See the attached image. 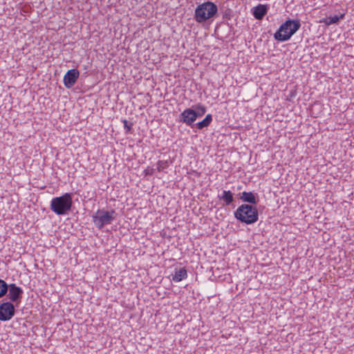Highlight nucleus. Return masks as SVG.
<instances>
[{
    "instance_id": "f3484780",
    "label": "nucleus",
    "mask_w": 354,
    "mask_h": 354,
    "mask_svg": "<svg viewBox=\"0 0 354 354\" xmlns=\"http://www.w3.org/2000/svg\"><path fill=\"white\" fill-rule=\"evenodd\" d=\"M170 163L171 162L168 160L158 161V162H157V170L158 171H163L164 169H165L169 167Z\"/></svg>"
},
{
    "instance_id": "f8f14e48",
    "label": "nucleus",
    "mask_w": 354,
    "mask_h": 354,
    "mask_svg": "<svg viewBox=\"0 0 354 354\" xmlns=\"http://www.w3.org/2000/svg\"><path fill=\"white\" fill-rule=\"evenodd\" d=\"M218 198L223 201L224 205L229 206L232 205L234 201V194L230 190H223L218 195Z\"/></svg>"
},
{
    "instance_id": "4468645a",
    "label": "nucleus",
    "mask_w": 354,
    "mask_h": 354,
    "mask_svg": "<svg viewBox=\"0 0 354 354\" xmlns=\"http://www.w3.org/2000/svg\"><path fill=\"white\" fill-rule=\"evenodd\" d=\"M344 14H341L339 16L335 15L333 17H328L322 19L320 22L324 23L326 26H330L337 24L340 19H344Z\"/></svg>"
},
{
    "instance_id": "6ab92c4d",
    "label": "nucleus",
    "mask_w": 354,
    "mask_h": 354,
    "mask_svg": "<svg viewBox=\"0 0 354 354\" xmlns=\"http://www.w3.org/2000/svg\"><path fill=\"white\" fill-rule=\"evenodd\" d=\"M124 127L127 131H129L131 129V125H129L128 122L127 120H124Z\"/></svg>"
},
{
    "instance_id": "20e7f679",
    "label": "nucleus",
    "mask_w": 354,
    "mask_h": 354,
    "mask_svg": "<svg viewBox=\"0 0 354 354\" xmlns=\"http://www.w3.org/2000/svg\"><path fill=\"white\" fill-rule=\"evenodd\" d=\"M72 204L71 194L65 193L61 196L53 198L50 201V208L57 215H66L71 210Z\"/></svg>"
},
{
    "instance_id": "aec40b11",
    "label": "nucleus",
    "mask_w": 354,
    "mask_h": 354,
    "mask_svg": "<svg viewBox=\"0 0 354 354\" xmlns=\"http://www.w3.org/2000/svg\"><path fill=\"white\" fill-rule=\"evenodd\" d=\"M145 172H146V174H150V175H151V174H153V172H154V169H147L145 170Z\"/></svg>"
},
{
    "instance_id": "a211bd4d",
    "label": "nucleus",
    "mask_w": 354,
    "mask_h": 354,
    "mask_svg": "<svg viewBox=\"0 0 354 354\" xmlns=\"http://www.w3.org/2000/svg\"><path fill=\"white\" fill-rule=\"evenodd\" d=\"M8 290V284L3 280L0 279V298L6 295Z\"/></svg>"
},
{
    "instance_id": "ddd939ff",
    "label": "nucleus",
    "mask_w": 354,
    "mask_h": 354,
    "mask_svg": "<svg viewBox=\"0 0 354 354\" xmlns=\"http://www.w3.org/2000/svg\"><path fill=\"white\" fill-rule=\"evenodd\" d=\"M257 198V194H254L252 192H243L241 193L240 197L243 202L249 203L250 204H257L258 202Z\"/></svg>"
},
{
    "instance_id": "7ed1b4c3",
    "label": "nucleus",
    "mask_w": 354,
    "mask_h": 354,
    "mask_svg": "<svg viewBox=\"0 0 354 354\" xmlns=\"http://www.w3.org/2000/svg\"><path fill=\"white\" fill-rule=\"evenodd\" d=\"M218 12L217 6L212 1H206L198 5L194 12V19L199 24H203L214 17Z\"/></svg>"
},
{
    "instance_id": "2eb2a0df",
    "label": "nucleus",
    "mask_w": 354,
    "mask_h": 354,
    "mask_svg": "<svg viewBox=\"0 0 354 354\" xmlns=\"http://www.w3.org/2000/svg\"><path fill=\"white\" fill-rule=\"evenodd\" d=\"M212 122V116L211 114H207L205 118L201 122L196 124V127L198 129H203L209 126Z\"/></svg>"
},
{
    "instance_id": "9d476101",
    "label": "nucleus",
    "mask_w": 354,
    "mask_h": 354,
    "mask_svg": "<svg viewBox=\"0 0 354 354\" xmlns=\"http://www.w3.org/2000/svg\"><path fill=\"white\" fill-rule=\"evenodd\" d=\"M269 10L268 4H258L252 8V14L256 19L261 20Z\"/></svg>"
},
{
    "instance_id": "423d86ee",
    "label": "nucleus",
    "mask_w": 354,
    "mask_h": 354,
    "mask_svg": "<svg viewBox=\"0 0 354 354\" xmlns=\"http://www.w3.org/2000/svg\"><path fill=\"white\" fill-rule=\"evenodd\" d=\"M15 308L12 303L6 301L0 304V320L3 322L10 320L15 315Z\"/></svg>"
},
{
    "instance_id": "39448f33",
    "label": "nucleus",
    "mask_w": 354,
    "mask_h": 354,
    "mask_svg": "<svg viewBox=\"0 0 354 354\" xmlns=\"http://www.w3.org/2000/svg\"><path fill=\"white\" fill-rule=\"evenodd\" d=\"M116 215L117 213L114 209L110 211L104 209H98L92 216L93 222L97 228L101 230L104 225L112 223L115 220Z\"/></svg>"
},
{
    "instance_id": "f03ea898",
    "label": "nucleus",
    "mask_w": 354,
    "mask_h": 354,
    "mask_svg": "<svg viewBox=\"0 0 354 354\" xmlns=\"http://www.w3.org/2000/svg\"><path fill=\"white\" fill-rule=\"evenodd\" d=\"M234 217L241 223L251 225L259 219V213L256 207L250 204L241 205L234 212Z\"/></svg>"
},
{
    "instance_id": "f257e3e1",
    "label": "nucleus",
    "mask_w": 354,
    "mask_h": 354,
    "mask_svg": "<svg viewBox=\"0 0 354 354\" xmlns=\"http://www.w3.org/2000/svg\"><path fill=\"white\" fill-rule=\"evenodd\" d=\"M301 21L299 19H288L281 24L274 34L275 40L284 42L288 41L300 28Z\"/></svg>"
},
{
    "instance_id": "6e6552de",
    "label": "nucleus",
    "mask_w": 354,
    "mask_h": 354,
    "mask_svg": "<svg viewBox=\"0 0 354 354\" xmlns=\"http://www.w3.org/2000/svg\"><path fill=\"white\" fill-rule=\"evenodd\" d=\"M80 76V72L76 68H72L68 70L66 73L64 75L63 78V82L64 86L67 88H72L74 84L76 83L78 77Z\"/></svg>"
},
{
    "instance_id": "dca6fc26",
    "label": "nucleus",
    "mask_w": 354,
    "mask_h": 354,
    "mask_svg": "<svg viewBox=\"0 0 354 354\" xmlns=\"http://www.w3.org/2000/svg\"><path fill=\"white\" fill-rule=\"evenodd\" d=\"M193 107L194 108L197 118L203 116L206 113V107L200 103L196 104Z\"/></svg>"
},
{
    "instance_id": "0eeeda50",
    "label": "nucleus",
    "mask_w": 354,
    "mask_h": 354,
    "mask_svg": "<svg viewBox=\"0 0 354 354\" xmlns=\"http://www.w3.org/2000/svg\"><path fill=\"white\" fill-rule=\"evenodd\" d=\"M8 299L11 303H20L24 290L21 287L17 286L15 283L8 285Z\"/></svg>"
},
{
    "instance_id": "1a4fd4ad",
    "label": "nucleus",
    "mask_w": 354,
    "mask_h": 354,
    "mask_svg": "<svg viewBox=\"0 0 354 354\" xmlns=\"http://www.w3.org/2000/svg\"><path fill=\"white\" fill-rule=\"evenodd\" d=\"M180 121L189 127H192L196 120L195 110L191 108L185 109L179 115Z\"/></svg>"
},
{
    "instance_id": "9b49d317",
    "label": "nucleus",
    "mask_w": 354,
    "mask_h": 354,
    "mask_svg": "<svg viewBox=\"0 0 354 354\" xmlns=\"http://www.w3.org/2000/svg\"><path fill=\"white\" fill-rule=\"evenodd\" d=\"M172 281L174 282H180L187 278V271L185 268H175L174 273L171 274Z\"/></svg>"
}]
</instances>
